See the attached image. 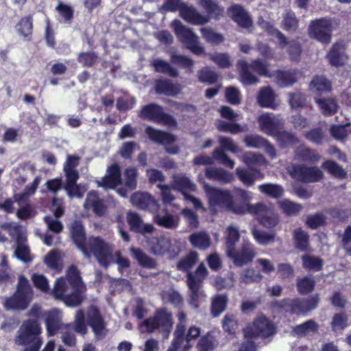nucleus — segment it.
<instances>
[{
  "instance_id": "obj_1",
  "label": "nucleus",
  "mask_w": 351,
  "mask_h": 351,
  "mask_svg": "<svg viewBox=\"0 0 351 351\" xmlns=\"http://www.w3.org/2000/svg\"><path fill=\"white\" fill-rule=\"evenodd\" d=\"M40 334L41 328L36 320H25L17 331L15 343L25 346L23 351H38L43 343Z\"/></svg>"
},
{
  "instance_id": "obj_2",
  "label": "nucleus",
  "mask_w": 351,
  "mask_h": 351,
  "mask_svg": "<svg viewBox=\"0 0 351 351\" xmlns=\"http://www.w3.org/2000/svg\"><path fill=\"white\" fill-rule=\"evenodd\" d=\"M113 245L99 237H90L81 250L86 258L93 255L100 265L108 267L113 262Z\"/></svg>"
},
{
  "instance_id": "obj_3",
  "label": "nucleus",
  "mask_w": 351,
  "mask_h": 351,
  "mask_svg": "<svg viewBox=\"0 0 351 351\" xmlns=\"http://www.w3.org/2000/svg\"><path fill=\"white\" fill-rule=\"evenodd\" d=\"M173 326L172 314L165 308L158 309L153 317L144 320L140 325L143 332L161 333L165 339L168 338Z\"/></svg>"
},
{
  "instance_id": "obj_4",
  "label": "nucleus",
  "mask_w": 351,
  "mask_h": 351,
  "mask_svg": "<svg viewBox=\"0 0 351 351\" xmlns=\"http://www.w3.org/2000/svg\"><path fill=\"white\" fill-rule=\"evenodd\" d=\"M236 211L238 214L250 213L256 216L260 223L267 228H273L278 223V217L271 204L265 202H258L255 204L242 203L240 204V207Z\"/></svg>"
},
{
  "instance_id": "obj_5",
  "label": "nucleus",
  "mask_w": 351,
  "mask_h": 351,
  "mask_svg": "<svg viewBox=\"0 0 351 351\" xmlns=\"http://www.w3.org/2000/svg\"><path fill=\"white\" fill-rule=\"evenodd\" d=\"M80 160V158L77 156L69 155L64 165L66 176V184L64 189L70 197L82 198L86 191L84 186L76 184L79 178V172L75 167L78 166Z\"/></svg>"
},
{
  "instance_id": "obj_6",
  "label": "nucleus",
  "mask_w": 351,
  "mask_h": 351,
  "mask_svg": "<svg viewBox=\"0 0 351 351\" xmlns=\"http://www.w3.org/2000/svg\"><path fill=\"white\" fill-rule=\"evenodd\" d=\"M32 295V289L28 280L24 276H20L16 292L6 298L4 307L7 310H24L28 306Z\"/></svg>"
},
{
  "instance_id": "obj_7",
  "label": "nucleus",
  "mask_w": 351,
  "mask_h": 351,
  "mask_svg": "<svg viewBox=\"0 0 351 351\" xmlns=\"http://www.w3.org/2000/svg\"><path fill=\"white\" fill-rule=\"evenodd\" d=\"M204 190L210 206H219L238 214L236 210L240 207V204H237L233 199L229 191L213 187L205 182H204Z\"/></svg>"
},
{
  "instance_id": "obj_8",
  "label": "nucleus",
  "mask_w": 351,
  "mask_h": 351,
  "mask_svg": "<svg viewBox=\"0 0 351 351\" xmlns=\"http://www.w3.org/2000/svg\"><path fill=\"white\" fill-rule=\"evenodd\" d=\"M237 67L239 71L240 80L245 85H254L257 84L258 78L250 72V69L256 72L259 75L267 76V64L260 59H257L248 64L244 60H240L237 62Z\"/></svg>"
},
{
  "instance_id": "obj_9",
  "label": "nucleus",
  "mask_w": 351,
  "mask_h": 351,
  "mask_svg": "<svg viewBox=\"0 0 351 351\" xmlns=\"http://www.w3.org/2000/svg\"><path fill=\"white\" fill-rule=\"evenodd\" d=\"M171 25L180 41L191 52L196 55L204 52V47L199 43V37L191 28L184 25L179 20H173Z\"/></svg>"
},
{
  "instance_id": "obj_10",
  "label": "nucleus",
  "mask_w": 351,
  "mask_h": 351,
  "mask_svg": "<svg viewBox=\"0 0 351 351\" xmlns=\"http://www.w3.org/2000/svg\"><path fill=\"white\" fill-rule=\"evenodd\" d=\"M208 275V271L205 265L202 263L194 273L189 272L186 282L189 289L190 304L195 308L198 307L199 299L203 296L201 291L202 284Z\"/></svg>"
},
{
  "instance_id": "obj_11",
  "label": "nucleus",
  "mask_w": 351,
  "mask_h": 351,
  "mask_svg": "<svg viewBox=\"0 0 351 351\" xmlns=\"http://www.w3.org/2000/svg\"><path fill=\"white\" fill-rule=\"evenodd\" d=\"M287 169L291 178L304 183L318 182L324 176L318 167L304 164H291Z\"/></svg>"
},
{
  "instance_id": "obj_12",
  "label": "nucleus",
  "mask_w": 351,
  "mask_h": 351,
  "mask_svg": "<svg viewBox=\"0 0 351 351\" xmlns=\"http://www.w3.org/2000/svg\"><path fill=\"white\" fill-rule=\"evenodd\" d=\"M139 116L146 120L152 121L158 123H163L170 127H176L177 121L173 116L163 112V108L156 104H149L144 106Z\"/></svg>"
},
{
  "instance_id": "obj_13",
  "label": "nucleus",
  "mask_w": 351,
  "mask_h": 351,
  "mask_svg": "<svg viewBox=\"0 0 351 351\" xmlns=\"http://www.w3.org/2000/svg\"><path fill=\"white\" fill-rule=\"evenodd\" d=\"M332 21L330 19H319L313 21L308 28L310 37L323 43H329L331 40Z\"/></svg>"
},
{
  "instance_id": "obj_14",
  "label": "nucleus",
  "mask_w": 351,
  "mask_h": 351,
  "mask_svg": "<svg viewBox=\"0 0 351 351\" xmlns=\"http://www.w3.org/2000/svg\"><path fill=\"white\" fill-rule=\"evenodd\" d=\"M274 332L273 324L263 315H258L253 324L244 330L245 336L250 338L258 336L268 337Z\"/></svg>"
},
{
  "instance_id": "obj_15",
  "label": "nucleus",
  "mask_w": 351,
  "mask_h": 351,
  "mask_svg": "<svg viewBox=\"0 0 351 351\" xmlns=\"http://www.w3.org/2000/svg\"><path fill=\"white\" fill-rule=\"evenodd\" d=\"M319 301L318 295H315L308 298L287 299L284 302L293 313L304 315L315 308Z\"/></svg>"
},
{
  "instance_id": "obj_16",
  "label": "nucleus",
  "mask_w": 351,
  "mask_h": 351,
  "mask_svg": "<svg viewBox=\"0 0 351 351\" xmlns=\"http://www.w3.org/2000/svg\"><path fill=\"white\" fill-rule=\"evenodd\" d=\"M126 221L130 230L142 235L151 234L155 228L151 223H144L142 217L136 212L130 210L126 214Z\"/></svg>"
},
{
  "instance_id": "obj_17",
  "label": "nucleus",
  "mask_w": 351,
  "mask_h": 351,
  "mask_svg": "<svg viewBox=\"0 0 351 351\" xmlns=\"http://www.w3.org/2000/svg\"><path fill=\"white\" fill-rule=\"evenodd\" d=\"M256 254L254 245L250 243H244L239 251L234 249L231 254L227 255L233 260L235 265L241 267L252 262Z\"/></svg>"
},
{
  "instance_id": "obj_18",
  "label": "nucleus",
  "mask_w": 351,
  "mask_h": 351,
  "mask_svg": "<svg viewBox=\"0 0 351 351\" xmlns=\"http://www.w3.org/2000/svg\"><path fill=\"white\" fill-rule=\"evenodd\" d=\"M47 331L49 336H53L62 330L66 324L62 322V312L56 308L44 313Z\"/></svg>"
},
{
  "instance_id": "obj_19",
  "label": "nucleus",
  "mask_w": 351,
  "mask_h": 351,
  "mask_svg": "<svg viewBox=\"0 0 351 351\" xmlns=\"http://www.w3.org/2000/svg\"><path fill=\"white\" fill-rule=\"evenodd\" d=\"M201 332V329L199 327L195 326H191L186 334H182L180 340L178 341L177 344L174 345V339H173L171 346L167 351H187L189 350L192 345L191 341L197 338Z\"/></svg>"
},
{
  "instance_id": "obj_20",
  "label": "nucleus",
  "mask_w": 351,
  "mask_h": 351,
  "mask_svg": "<svg viewBox=\"0 0 351 351\" xmlns=\"http://www.w3.org/2000/svg\"><path fill=\"white\" fill-rule=\"evenodd\" d=\"M88 324L92 328L97 339L104 338L107 332L104 319L95 306H91L88 311Z\"/></svg>"
},
{
  "instance_id": "obj_21",
  "label": "nucleus",
  "mask_w": 351,
  "mask_h": 351,
  "mask_svg": "<svg viewBox=\"0 0 351 351\" xmlns=\"http://www.w3.org/2000/svg\"><path fill=\"white\" fill-rule=\"evenodd\" d=\"M180 16L193 25H200L208 22V17L201 14L195 8L181 3L179 8Z\"/></svg>"
},
{
  "instance_id": "obj_22",
  "label": "nucleus",
  "mask_w": 351,
  "mask_h": 351,
  "mask_svg": "<svg viewBox=\"0 0 351 351\" xmlns=\"http://www.w3.org/2000/svg\"><path fill=\"white\" fill-rule=\"evenodd\" d=\"M121 180L120 167L114 164L108 167L106 176L101 180H97V184L104 189H114L121 184Z\"/></svg>"
},
{
  "instance_id": "obj_23",
  "label": "nucleus",
  "mask_w": 351,
  "mask_h": 351,
  "mask_svg": "<svg viewBox=\"0 0 351 351\" xmlns=\"http://www.w3.org/2000/svg\"><path fill=\"white\" fill-rule=\"evenodd\" d=\"M260 129L269 136L277 134V131L282 125L281 121L272 114H263L258 118Z\"/></svg>"
},
{
  "instance_id": "obj_24",
  "label": "nucleus",
  "mask_w": 351,
  "mask_h": 351,
  "mask_svg": "<svg viewBox=\"0 0 351 351\" xmlns=\"http://www.w3.org/2000/svg\"><path fill=\"white\" fill-rule=\"evenodd\" d=\"M332 66L338 67L343 65L348 60L346 53V45L343 42L335 43L326 56Z\"/></svg>"
},
{
  "instance_id": "obj_25",
  "label": "nucleus",
  "mask_w": 351,
  "mask_h": 351,
  "mask_svg": "<svg viewBox=\"0 0 351 351\" xmlns=\"http://www.w3.org/2000/svg\"><path fill=\"white\" fill-rule=\"evenodd\" d=\"M228 15L239 25L243 27H249L252 24V21L247 11L240 4H232L227 10Z\"/></svg>"
},
{
  "instance_id": "obj_26",
  "label": "nucleus",
  "mask_w": 351,
  "mask_h": 351,
  "mask_svg": "<svg viewBox=\"0 0 351 351\" xmlns=\"http://www.w3.org/2000/svg\"><path fill=\"white\" fill-rule=\"evenodd\" d=\"M171 187L173 189L180 192L184 197L189 192L196 190L195 184L184 174H177L172 176Z\"/></svg>"
},
{
  "instance_id": "obj_27",
  "label": "nucleus",
  "mask_w": 351,
  "mask_h": 351,
  "mask_svg": "<svg viewBox=\"0 0 351 351\" xmlns=\"http://www.w3.org/2000/svg\"><path fill=\"white\" fill-rule=\"evenodd\" d=\"M205 176L207 179L221 184L231 182L234 180L233 174L224 169L210 167L205 169Z\"/></svg>"
},
{
  "instance_id": "obj_28",
  "label": "nucleus",
  "mask_w": 351,
  "mask_h": 351,
  "mask_svg": "<svg viewBox=\"0 0 351 351\" xmlns=\"http://www.w3.org/2000/svg\"><path fill=\"white\" fill-rule=\"evenodd\" d=\"M145 132L152 141L164 145H171L176 140L171 134L154 129L151 126L146 128Z\"/></svg>"
},
{
  "instance_id": "obj_29",
  "label": "nucleus",
  "mask_w": 351,
  "mask_h": 351,
  "mask_svg": "<svg viewBox=\"0 0 351 351\" xmlns=\"http://www.w3.org/2000/svg\"><path fill=\"white\" fill-rule=\"evenodd\" d=\"M70 231L72 239L77 247L82 250L86 245L87 239L84 226L81 221H74L71 223Z\"/></svg>"
},
{
  "instance_id": "obj_30",
  "label": "nucleus",
  "mask_w": 351,
  "mask_h": 351,
  "mask_svg": "<svg viewBox=\"0 0 351 351\" xmlns=\"http://www.w3.org/2000/svg\"><path fill=\"white\" fill-rule=\"evenodd\" d=\"M155 90L158 94L176 96L180 92V86L169 80H159L156 82Z\"/></svg>"
},
{
  "instance_id": "obj_31",
  "label": "nucleus",
  "mask_w": 351,
  "mask_h": 351,
  "mask_svg": "<svg viewBox=\"0 0 351 351\" xmlns=\"http://www.w3.org/2000/svg\"><path fill=\"white\" fill-rule=\"evenodd\" d=\"M295 155L297 160L303 162H316L321 158V156L316 150L307 147L304 145H301L295 149Z\"/></svg>"
},
{
  "instance_id": "obj_32",
  "label": "nucleus",
  "mask_w": 351,
  "mask_h": 351,
  "mask_svg": "<svg viewBox=\"0 0 351 351\" xmlns=\"http://www.w3.org/2000/svg\"><path fill=\"white\" fill-rule=\"evenodd\" d=\"M198 2L208 14V19H219L223 16L224 10L215 0H198Z\"/></svg>"
},
{
  "instance_id": "obj_33",
  "label": "nucleus",
  "mask_w": 351,
  "mask_h": 351,
  "mask_svg": "<svg viewBox=\"0 0 351 351\" xmlns=\"http://www.w3.org/2000/svg\"><path fill=\"white\" fill-rule=\"evenodd\" d=\"M84 206L88 209L92 208L94 213L98 215H103L105 211L103 201L99 198L96 191H90L88 193Z\"/></svg>"
},
{
  "instance_id": "obj_34",
  "label": "nucleus",
  "mask_w": 351,
  "mask_h": 351,
  "mask_svg": "<svg viewBox=\"0 0 351 351\" xmlns=\"http://www.w3.org/2000/svg\"><path fill=\"white\" fill-rule=\"evenodd\" d=\"M153 220L158 226L173 230L178 226V219L173 215L165 213V214H156L154 216Z\"/></svg>"
},
{
  "instance_id": "obj_35",
  "label": "nucleus",
  "mask_w": 351,
  "mask_h": 351,
  "mask_svg": "<svg viewBox=\"0 0 351 351\" xmlns=\"http://www.w3.org/2000/svg\"><path fill=\"white\" fill-rule=\"evenodd\" d=\"M236 175L245 185L252 186L254 181L261 176V172L257 169H246L242 167L236 169Z\"/></svg>"
},
{
  "instance_id": "obj_36",
  "label": "nucleus",
  "mask_w": 351,
  "mask_h": 351,
  "mask_svg": "<svg viewBox=\"0 0 351 351\" xmlns=\"http://www.w3.org/2000/svg\"><path fill=\"white\" fill-rule=\"evenodd\" d=\"M252 234L255 241L263 246H267L274 243L276 237V234L274 232H267L256 228L252 229Z\"/></svg>"
},
{
  "instance_id": "obj_37",
  "label": "nucleus",
  "mask_w": 351,
  "mask_h": 351,
  "mask_svg": "<svg viewBox=\"0 0 351 351\" xmlns=\"http://www.w3.org/2000/svg\"><path fill=\"white\" fill-rule=\"evenodd\" d=\"M276 95L269 86L261 88L257 97V100L261 107L274 108Z\"/></svg>"
},
{
  "instance_id": "obj_38",
  "label": "nucleus",
  "mask_w": 351,
  "mask_h": 351,
  "mask_svg": "<svg viewBox=\"0 0 351 351\" xmlns=\"http://www.w3.org/2000/svg\"><path fill=\"white\" fill-rule=\"evenodd\" d=\"M171 246V241L163 237L153 238L150 242L151 250L156 255H162L165 252H169Z\"/></svg>"
},
{
  "instance_id": "obj_39",
  "label": "nucleus",
  "mask_w": 351,
  "mask_h": 351,
  "mask_svg": "<svg viewBox=\"0 0 351 351\" xmlns=\"http://www.w3.org/2000/svg\"><path fill=\"white\" fill-rule=\"evenodd\" d=\"M228 298L226 294L216 295L211 300L210 311L213 317H218L226 308Z\"/></svg>"
},
{
  "instance_id": "obj_40",
  "label": "nucleus",
  "mask_w": 351,
  "mask_h": 351,
  "mask_svg": "<svg viewBox=\"0 0 351 351\" xmlns=\"http://www.w3.org/2000/svg\"><path fill=\"white\" fill-rule=\"evenodd\" d=\"M130 252L132 256L138 261V264L141 266L149 269H154L156 267L157 263L156 261L145 254L141 249L132 247L130 249Z\"/></svg>"
},
{
  "instance_id": "obj_41",
  "label": "nucleus",
  "mask_w": 351,
  "mask_h": 351,
  "mask_svg": "<svg viewBox=\"0 0 351 351\" xmlns=\"http://www.w3.org/2000/svg\"><path fill=\"white\" fill-rule=\"evenodd\" d=\"M226 254H231L235 249V245L240 239L239 228L232 225L229 226L226 231Z\"/></svg>"
},
{
  "instance_id": "obj_42",
  "label": "nucleus",
  "mask_w": 351,
  "mask_h": 351,
  "mask_svg": "<svg viewBox=\"0 0 351 351\" xmlns=\"http://www.w3.org/2000/svg\"><path fill=\"white\" fill-rule=\"evenodd\" d=\"M68 282L71 289L75 291H83L84 286L80 276L78 269L75 266H71L67 271Z\"/></svg>"
},
{
  "instance_id": "obj_43",
  "label": "nucleus",
  "mask_w": 351,
  "mask_h": 351,
  "mask_svg": "<svg viewBox=\"0 0 351 351\" xmlns=\"http://www.w3.org/2000/svg\"><path fill=\"white\" fill-rule=\"evenodd\" d=\"M132 204L141 209H147L154 203V198L147 193H134L130 197Z\"/></svg>"
},
{
  "instance_id": "obj_44",
  "label": "nucleus",
  "mask_w": 351,
  "mask_h": 351,
  "mask_svg": "<svg viewBox=\"0 0 351 351\" xmlns=\"http://www.w3.org/2000/svg\"><path fill=\"white\" fill-rule=\"evenodd\" d=\"M298 71H278L276 73V80L278 84L281 87L292 86L298 81Z\"/></svg>"
},
{
  "instance_id": "obj_45",
  "label": "nucleus",
  "mask_w": 351,
  "mask_h": 351,
  "mask_svg": "<svg viewBox=\"0 0 351 351\" xmlns=\"http://www.w3.org/2000/svg\"><path fill=\"white\" fill-rule=\"evenodd\" d=\"M152 65L156 72L166 74L171 77H176L178 75V70L165 60L160 59L154 60Z\"/></svg>"
},
{
  "instance_id": "obj_46",
  "label": "nucleus",
  "mask_w": 351,
  "mask_h": 351,
  "mask_svg": "<svg viewBox=\"0 0 351 351\" xmlns=\"http://www.w3.org/2000/svg\"><path fill=\"white\" fill-rule=\"evenodd\" d=\"M191 245L199 250H205L210 245V239L208 234L199 232L192 234L189 237Z\"/></svg>"
},
{
  "instance_id": "obj_47",
  "label": "nucleus",
  "mask_w": 351,
  "mask_h": 351,
  "mask_svg": "<svg viewBox=\"0 0 351 351\" xmlns=\"http://www.w3.org/2000/svg\"><path fill=\"white\" fill-rule=\"evenodd\" d=\"M293 239L295 247L301 250H307L309 246V236L306 232L301 228H297L293 231Z\"/></svg>"
},
{
  "instance_id": "obj_48",
  "label": "nucleus",
  "mask_w": 351,
  "mask_h": 351,
  "mask_svg": "<svg viewBox=\"0 0 351 351\" xmlns=\"http://www.w3.org/2000/svg\"><path fill=\"white\" fill-rule=\"evenodd\" d=\"M315 102L324 115H332L337 112L338 106L334 99L315 98Z\"/></svg>"
},
{
  "instance_id": "obj_49",
  "label": "nucleus",
  "mask_w": 351,
  "mask_h": 351,
  "mask_svg": "<svg viewBox=\"0 0 351 351\" xmlns=\"http://www.w3.org/2000/svg\"><path fill=\"white\" fill-rule=\"evenodd\" d=\"M273 136L276 138L280 146L282 147H285L298 142V138L293 134L289 132L282 130V127L277 131V134H274Z\"/></svg>"
},
{
  "instance_id": "obj_50",
  "label": "nucleus",
  "mask_w": 351,
  "mask_h": 351,
  "mask_svg": "<svg viewBox=\"0 0 351 351\" xmlns=\"http://www.w3.org/2000/svg\"><path fill=\"white\" fill-rule=\"evenodd\" d=\"M311 90L313 92L324 93L330 90V82L323 76H316L310 83Z\"/></svg>"
},
{
  "instance_id": "obj_51",
  "label": "nucleus",
  "mask_w": 351,
  "mask_h": 351,
  "mask_svg": "<svg viewBox=\"0 0 351 351\" xmlns=\"http://www.w3.org/2000/svg\"><path fill=\"white\" fill-rule=\"evenodd\" d=\"M319 325L313 319H309L303 324L297 325L294 328V332L299 336H304L310 333H314L318 330Z\"/></svg>"
},
{
  "instance_id": "obj_52",
  "label": "nucleus",
  "mask_w": 351,
  "mask_h": 351,
  "mask_svg": "<svg viewBox=\"0 0 351 351\" xmlns=\"http://www.w3.org/2000/svg\"><path fill=\"white\" fill-rule=\"evenodd\" d=\"M16 29L21 36L29 41L32 39L33 29L32 18L28 16L22 19L16 25Z\"/></svg>"
},
{
  "instance_id": "obj_53",
  "label": "nucleus",
  "mask_w": 351,
  "mask_h": 351,
  "mask_svg": "<svg viewBox=\"0 0 351 351\" xmlns=\"http://www.w3.org/2000/svg\"><path fill=\"white\" fill-rule=\"evenodd\" d=\"M71 286L66 282V280L64 278L57 279L55 286L52 290V294L56 299L60 300L69 293Z\"/></svg>"
},
{
  "instance_id": "obj_54",
  "label": "nucleus",
  "mask_w": 351,
  "mask_h": 351,
  "mask_svg": "<svg viewBox=\"0 0 351 351\" xmlns=\"http://www.w3.org/2000/svg\"><path fill=\"white\" fill-rule=\"evenodd\" d=\"M1 228L8 231L12 238L16 241V243L25 241V238L22 233L21 226L14 225L12 223H5L1 225Z\"/></svg>"
},
{
  "instance_id": "obj_55",
  "label": "nucleus",
  "mask_w": 351,
  "mask_h": 351,
  "mask_svg": "<svg viewBox=\"0 0 351 351\" xmlns=\"http://www.w3.org/2000/svg\"><path fill=\"white\" fill-rule=\"evenodd\" d=\"M72 330L81 335L87 333L88 329L85 324V315L82 310H78L75 315L74 322L71 324Z\"/></svg>"
},
{
  "instance_id": "obj_56",
  "label": "nucleus",
  "mask_w": 351,
  "mask_h": 351,
  "mask_svg": "<svg viewBox=\"0 0 351 351\" xmlns=\"http://www.w3.org/2000/svg\"><path fill=\"white\" fill-rule=\"evenodd\" d=\"M322 167L332 176L337 178H345L347 173L346 171L336 162L332 160H327L322 164Z\"/></svg>"
},
{
  "instance_id": "obj_57",
  "label": "nucleus",
  "mask_w": 351,
  "mask_h": 351,
  "mask_svg": "<svg viewBox=\"0 0 351 351\" xmlns=\"http://www.w3.org/2000/svg\"><path fill=\"white\" fill-rule=\"evenodd\" d=\"M258 189L261 193L274 198L282 197L284 192L280 185L270 183L260 185Z\"/></svg>"
},
{
  "instance_id": "obj_58",
  "label": "nucleus",
  "mask_w": 351,
  "mask_h": 351,
  "mask_svg": "<svg viewBox=\"0 0 351 351\" xmlns=\"http://www.w3.org/2000/svg\"><path fill=\"white\" fill-rule=\"evenodd\" d=\"M258 23L263 29H266L269 34L276 36L278 40V43L280 47L284 48V47L287 45V37L281 32L274 28L268 22L263 19H261V21L259 20Z\"/></svg>"
},
{
  "instance_id": "obj_59",
  "label": "nucleus",
  "mask_w": 351,
  "mask_h": 351,
  "mask_svg": "<svg viewBox=\"0 0 351 351\" xmlns=\"http://www.w3.org/2000/svg\"><path fill=\"white\" fill-rule=\"evenodd\" d=\"M289 104L292 108H303L306 104V97L300 91L296 90L293 93H289Z\"/></svg>"
},
{
  "instance_id": "obj_60",
  "label": "nucleus",
  "mask_w": 351,
  "mask_h": 351,
  "mask_svg": "<svg viewBox=\"0 0 351 351\" xmlns=\"http://www.w3.org/2000/svg\"><path fill=\"white\" fill-rule=\"evenodd\" d=\"M303 267L308 270L319 271L323 266V261L315 256L305 255L302 258Z\"/></svg>"
},
{
  "instance_id": "obj_61",
  "label": "nucleus",
  "mask_w": 351,
  "mask_h": 351,
  "mask_svg": "<svg viewBox=\"0 0 351 351\" xmlns=\"http://www.w3.org/2000/svg\"><path fill=\"white\" fill-rule=\"evenodd\" d=\"M315 282L313 277H304L298 278L297 288L301 294H307L313 291Z\"/></svg>"
},
{
  "instance_id": "obj_62",
  "label": "nucleus",
  "mask_w": 351,
  "mask_h": 351,
  "mask_svg": "<svg viewBox=\"0 0 351 351\" xmlns=\"http://www.w3.org/2000/svg\"><path fill=\"white\" fill-rule=\"evenodd\" d=\"M59 333L61 335L60 338L65 345L69 346H74L75 345V335L73 332L71 324H67L65 326H63Z\"/></svg>"
},
{
  "instance_id": "obj_63",
  "label": "nucleus",
  "mask_w": 351,
  "mask_h": 351,
  "mask_svg": "<svg viewBox=\"0 0 351 351\" xmlns=\"http://www.w3.org/2000/svg\"><path fill=\"white\" fill-rule=\"evenodd\" d=\"M197 260V254L195 252H191L178 262V269L184 271H189L195 265Z\"/></svg>"
},
{
  "instance_id": "obj_64",
  "label": "nucleus",
  "mask_w": 351,
  "mask_h": 351,
  "mask_svg": "<svg viewBox=\"0 0 351 351\" xmlns=\"http://www.w3.org/2000/svg\"><path fill=\"white\" fill-rule=\"evenodd\" d=\"M201 33L203 38L208 42L213 45H218L223 42V37L221 34L215 32L210 27H202Z\"/></svg>"
}]
</instances>
